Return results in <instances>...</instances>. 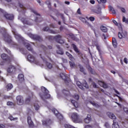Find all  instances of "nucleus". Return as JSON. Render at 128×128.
<instances>
[{
	"instance_id": "774afa93",
	"label": "nucleus",
	"mask_w": 128,
	"mask_h": 128,
	"mask_svg": "<svg viewBox=\"0 0 128 128\" xmlns=\"http://www.w3.org/2000/svg\"><path fill=\"white\" fill-rule=\"evenodd\" d=\"M84 128H92V126H90V125H87V126H85Z\"/></svg>"
},
{
	"instance_id": "09e8293b",
	"label": "nucleus",
	"mask_w": 128,
	"mask_h": 128,
	"mask_svg": "<svg viewBox=\"0 0 128 128\" xmlns=\"http://www.w3.org/2000/svg\"><path fill=\"white\" fill-rule=\"evenodd\" d=\"M112 44L114 48H116V46H118V44L116 43V41L112 42Z\"/></svg>"
},
{
	"instance_id": "423d86ee",
	"label": "nucleus",
	"mask_w": 128,
	"mask_h": 128,
	"mask_svg": "<svg viewBox=\"0 0 128 128\" xmlns=\"http://www.w3.org/2000/svg\"><path fill=\"white\" fill-rule=\"evenodd\" d=\"M71 118L72 120L74 122H78L80 123L82 122V121L80 119V117L77 113H73L72 114Z\"/></svg>"
},
{
	"instance_id": "4d7b16f0",
	"label": "nucleus",
	"mask_w": 128,
	"mask_h": 128,
	"mask_svg": "<svg viewBox=\"0 0 128 128\" xmlns=\"http://www.w3.org/2000/svg\"><path fill=\"white\" fill-rule=\"evenodd\" d=\"M56 16H60V14H62L60 13V12H58V11H56L55 13Z\"/></svg>"
},
{
	"instance_id": "f3484780",
	"label": "nucleus",
	"mask_w": 128,
	"mask_h": 128,
	"mask_svg": "<svg viewBox=\"0 0 128 128\" xmlns=\"http://www.w3.org/2000/svg\"><path fill=\"white\" fill-rule=\"evenodd\" d=\"M56 47L58 50H57V54H64V52H62V49L60 48V45L58 44L56 45Z\"/></svg>"
},
{
	"instance_id": "f8f14e48",
	"label": "nucleus",
	"mask_w": 128,
	"mask_h": 128,
	"mask_svg": "<svg viewBox=\"0 0 128 128\" xmlns=\"http://www.w3.org/2000/svg\"><path fill=\"white\" fill-rule=\"evenodd\" d=\"M60 78H62V80H64L66 84H68V80H70V78H68V76H66V74L62 73H60Z\"/></svg>"
},
{
	"instance_id": "412c9836",
	"label": "nucleus",
	"mask_w": 128,
	"mask_h": 128,
	"mask_svg": "<svg viewBox=\"0 0 128 128\" xmlns=\"http://www.w3.org/2000/svg\"><path fill=\"white\" fill-rule=\"evenodd\" d=\"M50 122H52V121L48 119L42 121V124H44V126H50Z\"/></svg>"
},
{
	"instance_id": "7ed1b4c3",
	"label": "nucleus",
	"mask_w": 128,
	"mask_h": 128,
	"mask_svg": "<svg viewBox=\"0 0 128 128\" xmlns=\"http://www.w3.org/2000/svg\"><path fill=\"white\" fill-rule=\"evenodd\" d=\"M41 90L43 92V94H42L41 93H40L39 96L41 98L42 100H44V98H50V94H48V90L44 86H42Z\"/></svg>"
},
{
	"instance_id": "c756f323",
	"label": "nucleus",
	"mask_w": 128,
	"mask_h": 128,
	"mask_svg": "<svg viewBox=\"0 0 128 128\" xmlns=\"http://www.w3.org/2000/svg\"><path fill=\"white\" fill-rule=\"evenodd\" d=\"M52 112L54 114H55V116H58V114H60V113L58 112V110H56V108H52Z\"/></svg>"
},
{
	"instance_id": "ea45409f",
	"label": "nucleus",
	"mask_w": 128,
	"mask_h": 128,
	"mask_svg": "<svg viewBox=\"0 0 128 128\" xmlns=\"http://www.w3.org/2000/svg\"><path fill=\"white\" fill-rule=\"evenodd\" d=\"M48 32L50 34H58V32L56 30H50Z\"/></svg>"
},
{
	"instance_id": "f03ea898",
	"label": "nucleus",
	"mask_w": 128,
	"mask_h": 128,
	"mask_svg": "<svg viewBox=\"0 0 128 128\" xmlns=\"http://www.w3.org/2000/svg\"><path fill=\"white\" fill-rule=\"evenodd\" d=\"M18 6L21 8V12H20L18 20H20L24 24L32 26V23L30 22L26 18H25L26 14H26V8L24 6V5L20 3H18Z\"/></svg>"
},
{
	"instance_id": "9d476101",
	"label": "nucleus",
	"mask_w": 128,
	"mask_h": 128,
	"mask_svg": "<svg viewBox=\"0 0 128 128\" xmlns=\"http://www.w3.org/2000/svg\"><path fill=\"white\" fill-rule=\"evenodd\" d=\"M17 104L18 106H22L24 104V97L22 96H18L16 97Z\"/></svg>"
},
{
	"instance_id": "bf43d9fd",
	"label": "nucleus",
	"mask_w": 128,
	"mask_h": 128,
	"mask_svg": "<svg viewBox=\"0 0 128 128\" xmlns=\"http://www.w3.org/2000/svg\"><path fill=\"white\" fill-rule=\"evenodd\" d=\"M112 22H114L115 26H118V22H116V20H113Z\"/></svg>"
},
{
	"instance_id": "4468645a",
	"label": "nucleus",
	"mask_w": 128,
	"mask_h": 128,
	"mask_svg": "<svg viewBox=\"0 0 128 128\" xmlns=\"http://www.w3.org/2000/svg\"><path fill=\"white\" fill-rule=\"evenodd\" d=\"M78 67L80 69V72H82L83 74H84V76H86V69L84 68V66H82V65L80 64H78Z\"/></svg>"
},
{
	"instance_id": "f704fd0d",
	"label": "nucleus",
	"mask_w": 128,
	"mask_h": 128,
	"mask_svg": "<svg viewBox=\"0 0 128 128\" xmlns=\"http://www.w3.org/2000/svg\"><path fill=\"white\" fill-rule=\"evenodd\" d=\"M34 108L36 110H40V106L38 103H34Z\"/></svg>"
},
{
	"instance_id": "c9c22d12",
	"label": "nucleus",
	"mask_w": 128,
	"mask_h": 128,
	"mask_svg": "<svg viewBox=\"0 0 128 128\" xmlns=\"http://www.w3.org/2000/svg\"><path fill=\"white\" fill-rule=\"evenodd\" d=\"M60 16H61V18L62 19V20L64 24H66V18H64V14H60Z\"/></svg>"
},
{
	"instance_id": "58836bf2",
	"label": "nucleus",
	"mask_w": 128,
	"mask_h": 128,
	"mask_svg": "<svg viewBox=\"0 0 128 128\" xmlns=\"http://www.w3.org/2000/svg\"><path fill=\"white\" fill-rule=\"evenodd\" d=\"M30 97H28L26 98L25 103L26 104H30Z\"/></svg>"
},
{
	"instance_id": "f257e3e1",
	"label": "nucleus",
	"mask_w": 128,
	"mask_h": 128,
	"mask_svg": "<svg viewBox=\"0 0 128 128\" xmlns=\"http://www.w3.org/2000/svg\"><path fill=\"white\" fill-rule=\"evenodd\" d=\"M12 32L14 35V38L19 42H22L26 48L30 52L33 54H36V52L34 50V49L32 48V46L30 44L24 42V39L22 36L18 32L16 29L12 28Z\"/></svg>"
},
{
	"instance_id": "6e6d98bb",
	"label": "nucleus",
	"mask_w": 128,
	"mask_h": 128,
	"mask_svg": "<svg viewBox=\"0 0 128 128\" xmlns=\"http://www.w3.org/2000/svg\"><path fill=\"white\" fill-rule=\"evenodd\" d=\"M62 60L64 64H68V60L64 58H62Z\"/></svg>"
},
{
	"instance_id": "49530a36",
	"label": "nucleus",
	"mask_w": 128,
	"mask_h": 128,
	"mask_svg": "<svg viewBox=\"0 0 128 128\" xmlns=\"http://www.w3.org/2000/svg\"><path fill=\"white\" fill-rule=\"evenodd\" d=\"M102 88H108V84H106L105 82H103L102 83Z\"/></svg>"
},
{
	"instance_id": "393cba45",
	"label": "nucleus",
	"mask_w": 128,
	"mask_h": 128,
	"mask_svg": "<svg viewBox=\"0 0 128 128\" xmlns=\"http://www.w3.org/2000/svg\"><path fill=\"white\" fill-rule=\"evenodd\" d=\"M112 128H120V126L118 122H116L114 120H113V124H112Z\"/></svg>"
},
{
	"instance_id": "6e6552de",
	"label": "nucleus",
	"mask_w": 128,
	"mask_h": 128,
	"mask_svg": "<svg viewBox=\"0 0 128 128\" xmlns=\"http://www.w3.org/2000/svg\"><path fill=\"white\" fill-rule=\"evenodd\" d=\"M54 40L58 42V44H64V40L62 39V36L58 34L54 36Z\"/></svg>"
},
{
	"instance_id": "cd10ccee",
	"label": "nucleus",
	"mask_w": 128,
	"mask_h": 128,
	"mask_svg": "<svg viewBox=\"0 0 128 128\" xmlns=\"http://www.w3.org/2000/svg\"><path fill=\"white\" fill-rule=\"evenodd\" d=\"M66 54L69 58L70 60H74V56H72V55L70 54L68 52H66Z\"/></svg>"
},
{
	"instance_id": "c85d7f7f",
	"label": "nucleus",
	"mask_w": 128,
	"mask_h": 128,
	"mask_svg": "<svg viewBox=\"0 0 128 128\" xmlns=\"http://www.w3.org/2000/svg\"><path fill=\"white\" fill-rule=\"evenodd\" d=\"M12 88V84H8L6 86V88L8 91L10 90Z\"/></svg>"
},
{
	"instance_id": "6ab92c4d",
	"label": "nucleus",
	"mask_w": 128,
	"mask_h": 128,
	"mask_svg": "<svg viewBox=\"0 0 128 128\" xmlns=\"http://www.w3.org/2000/svg\"><path fill=\"white\" fill-rule=\"evenodd\" d=\"M69 36L73 40H76V42H78L79 40L76 36L74 34L70 33L68 34Z\"/></svg>"
},
{
	"instance_id": "1a4fd4ad",
	"label": "nucleus",
	"mask_w": 128,
	"mask_h": 128,
	"mask_svg": "<svg viewBox=\"0 0 128 128\" xmlns=\"http://www.w3.org/2000/svg\"><path fill=\"white\" fill-rule=\"evenodd\" d=\"M28 60L30 62H33L34 64H38V60H36L32 54L28 55Z\"/></svg>"
},
{
	"instance_id": "338daca9",
	"label": "nucleus",
	"mask_w": 128,
	"mask_h": 128,
	"mask_svg": "<svg viewBox=\"0 0 128 128\" xmlns=\"http://www.w3.org/2000/svg\"><path fill=\"white\" fill-rule=\"evenodd\" d=\"M124 111L125 112H126V114H128V108H124Z\"/></svg>"
},
{
	"instance_id": "de8ad7c7",
	"label": "nucleus",
	"mask_w": 128,
	"mask_h": 128,
	"mask_svg": "<svg viewBox=\"0 0 128 128\" xmlns=\"http://www.w3.org/2000/svg\"><path fill=\"white\" fill-rule=\"evenodd\" d=\"M118 36L119 38H124V35L122 34V32L120 33V32H119L118 33Z\"/></svg>"
},
{
	"instance_id": "680f3d73",
	"label": "nucleus",
	"mask_w": 128,
	"mask_h": 128,
	"mask_svg": "<svg viewBox=\"0 0 128 128\" xmlns=\"http://www.w3.org/2000/svg\"><path fill=\"white\" fill-rule=\"evenodd\" d=\"M89 19L91 22H94V17L90 16Z\"/></svg>"
},
{
	"instance_id": "aec40b11",
	"label": "nucleus",
	"mask_w": 128,
	"mask_h": 128,
	"mask_svg": "<svg viewBox=\"0 0 128 128\" xmlns=\"http://www.w3.org/2000/svg\"><path fill=\"white\" fill-rule=\"evenodd\" d=\"M92 118H90V115L88 114L86 116V118L84 119V122L86 124H89Z\"/></svg>"
},
{
	"instance_id": "e2e57ef3",
	"label": "nucleus",
	"mask_w": 128,
	"mask_h": 128,
	"mask_svg": "<svg viewBox=\"0 0 128 128\" xmlns=\"http://www.w3.org/2000/svg\"><path fill=\"white\" fill-rule=\"evenodd\" d=\"M85 24H87V26H90L92 27V25L90 24V23L88 22L87 21H85Z\"/></svg>"
},
{
	"instance_id": "0eeeda50",
	"label": "nucleus",
	"mask_w": 128,
	"mask_h": 128,
	"mask_svg": "<svg viewBox=\"0 0 128 128\" xmlns=\"http://www.w3.org/2000/svg\"><path fill=\"white\" fill-rule=\"evenodd\" d=\"M28 36H30L32 40H38V42H42V38L38 35L37 34H33L32 33H28Z\"/></svg>"
},
{
	"instance_id": "c03bdc74",
	"label": "nucleus",
	"mask_w": 128,
	"mask_h": 128,
	"mask_svg": "<svg viewBox=\"0 0 128 128\" xmlns=\"http://www.w3.org/2000/svg\"><path fill=\"white\" fill-rule=\"evenodd\" d=\"M8 118L11 120H18V117L13 118L12 116H10L8 117Z\"/></svg>"
},
{
	"instance_id": "473e14b6",
	"label": "nucleus",
	"mask_w": 128,
	"mask_h": 128,
	"mask_svg": "<svg viewBox=\"0 0 128 128\" xmlns=\"http://www.w3.org/2000/svg\"><path fill=\"white\" fill-rule=\"evenodd\" d=\"M72 104H73L74 106L76 108H78V102L74 100H72L71 101Z\"/></svg>"
},
{
	"instance_id": "052dcab7",
	"label": "nucleus",
	"mask_w": 128,
	"mask_h": 128,
	"mask_svg": "<svg viewBox=\"0 0 128 128\" xmlns=\"http://www.w3.org/2000/svg\"><path fill=\"white\" fill-rule=\"evenodd\" d=\"M120 10L122 12H126V9L124 8H120Z\"/></svg>"
},
{
	"instance_id": "2eb2a0df",
	"label": "nucleus",
	"mask_w": 128,
	"mask_h": 128,
	"mask_svg": "<svg viewBox=\"0 0 128 128\" xmlns=\"http://www.w3.org/2000/svg\"><path fill=\"white\" fill-rule=\"evenodd\" d=\"M1 58L4 60H5L6 62H10V56H8V54H3L1 55Z\"/></svg>"
},
{
	"instance_id": "72a5a7b5",
	"label": "nucleus",
	"mask_w": 128,
	"mask_h": 128,
	"mask_svg": "<svg viewBox=\"0 0 128 128\" xmlns=\"http://www.w3.org/2000/svg\"><path fill=\"white\" fill-rule=\"evenodd\" d=\"M88 70L92 74H96V72L94 71V69H92V67L89 66L88 68Z\"/></svg>"
},
{
	"instance_id": "39448f33",
	"label": "nucleus",
	"mask_w": 128,
	"mask_h": 128,
	"mask_svg": "<svg viewBox=\"0 0 128 128\" xmlns=\"http://www.w3.org/2000/svg\"><path fill=\"white\" fill-rule=\"evenodd\" d=\"M30 10L32 12H33V14L37 16L35 19V22H42V18L40 17V14L38 13V12H36V10L32 8H31Z\"/></svg>"
},
{
	"instance_id": "4be33fe9",
	"label": "nucleus",
	"mask_w": 128,
	"mask_h": 128,
	"mask_svg": "<svg viewBox=\"0 0 128 128\" xmlns=\"http://www.w3.org/2000/svg\"><path fill=\"white\" fill-rule=\"evenodd\" d=\"M95 46H96V48L99 52L101 60H102V53H100V45H98V44H96Z\"/></svg>"
},
{
	"instance_id": "79ce46f5",
	"label": "nucleus",
	"mask_w": 128,
	"mask_h": 128,
	"mask_svg": "<svg viewBox=\"0 0 128 128\" xmlns=\"http://www.w3.org/2000/svg\"><path fill=\"white\" fill-rule=\"evenodd\" d=\"M46 4L48 6V8H49L52 6V3H50V0L46 1Z\"/></svg>"
},
{
	"instance_id": "2f4dec72",
	"label": "nucleus",
	"mask_w": 128,
	"mask_h": 128,
	"mask_svg": "<svg viewBox=\"0 0 128 128\" xmlns=\"http://www.w3.org/2000/svg\"><path fill=\"white\" fill-rule=\"evenodd\" d=\"M120 30H122V34H123V36H124V38H126V36H128V32L122 30V28H120Z\"/></svg>"
},
{
	"instance_id": "0e129e2a",
	"label": "nucleus",
	"mask_w": 128,
	"mask_h": 128,
	"mask_svg": "<svg viewBox=\"0 0 128 128\" xmlns=\"http://www.w3.org/2000/svg\"><path fill=\"white\" fill-rule=\"evenodd\" d=\"M41 48H43V50H47L46 47L44 45H42Z\"/></svg>"
},
{
	"instance_id": "5701e85b",
	"label": "nucleus",
	"mask_w": 128,
	"mask_h": 128,
	"mask_svg": "<svg viewBox=\"0 0 128 128\" xmlns=\"http://www.w3.org/2000/svg\"><path fill=\"white\" fill-rule=\"evenodd\" d=\"M18 78L20 82H22L24 81V74H20L18 76Z\"/></svg>"
},
{
	"instance_id": "13d9d810",
	"label": "nucleus",
	"mask_w": 128,
	"mask_h": 128,
	"mask_svg": "<svg viewBox=\"0 0 128 128\" xmlns=\"http://www.w3.org/2000/svg\"><path fill=\"white\" fill-rule=\"evenodd\" d=\"M108 8H109L110 12H112L113 10L114 9V8H113L112 6H108Z\"/></svg>"
},
{
	"instance_id": "69168bd1",
	"label": "nucleus",
	"mask_w": 128,
	"mask_h": 128,
	"mask_svg": "<svg viewBox=\"0 0 128 128\" xmlns=\"http://www.w3.org/2000/svg\"><path fill=\"white\" fill-rule=\"evenodd\" d=\"M102 38L104 40H106V34H102Z\"/></svg>"
},
{
	"instance_id": "a211bd4d",
	"label": "nucleus",
	"mask_w": 128,
	"mask_h": 128,
	"mask_svg": "<svg viewBox=\"0 0 128 128\" xmlns=\"http://www.w3.org/2000/svg\"><path fill=\"white\" fill-rule=\"evenodd\" d=\"M107 114L110 118H112V120H116V116L114 113L108 112Z\"/></svg>"
},
{
	"instance_id": "864d4df0",
	"label": "nucleus",
	"mask_w": 128,
	"mask_h": 128,
	"mask_svg": "<svg viewBox=\"0 0 128 128\" xmlns=\"http://www.w3.org/2000/svg\"><path fill=\"white\" fill-rule=\"evenodd\" d=\"M63 93L64 94H70V92L68 90H64Z\"/></svg>"
},
{
	"instance_id": "37998d69",
	"label": "nucleus",
	"mask_w": 128,
	"mask_h": 128,
	"mask_svg": "<svg viewBox=\"0 0 128 128\" xmlns=\"http://www.w3.org/2000/svg\"><path fill=\"white\" fill-rule=\"evenodd\" d=\"M78 54V56H79V58H84V57L82 56H84V54H82V53L80 52L79 51V52L77 53Z\"/></svg>"
},
{
	"instance_id": "b1692460",
	"label": "nucleus",
	"mask_w": 128,
	"mask_h": 128,
	"mask_svg": "<svg viewBox=\"0 0 128 128\" xmlns=\"http://www.w3.org/2000/svg\"><path fill=\"white\" fill-rule=\"evenodd\" d=\"M72 46L73 48V49L74 50L76 54H78V52H79L80 50H78L76 45H75L74 44H72Z\"/></svg>"
},
{
	"instance_id": "a18cd8bd",
	"label": "nucleus",
	"mask_w": 128,
	"mask_h": 128,
	"mask_svg": "<svg viewBox=\"0 0 128 128\" xmlns=\"http://www.w3.org/2000/svg\"><path fill=\"white\" fill-rule=\"evenodd\" d=\"M50 30V28H48V26L44 27L42 28L43 32H48Z\"/></svg>"
},
{
	"instance_id": "ddd939ff",
	"label": "nucleus",
	"mask_w": 128,
	"mask_h": 128,
	"mask_svg": "<svg viewBox=\"0 0 128 128\" xmlns=\"http://www.w3.org/2000/svg\"><path fill=\"white\" fill-rule=\"evenodd\" d=\"M7 72L9 74H14V72H16V67L12 66H10L8 68Z\"/></svg>"
},
{
	"instance_id": "603ef678",
	"label": "nucleus",
	"mask_w": 128,
	"mask_h": 128,
	"mask_svg": "<svg viewBox=\"0 0 128 128\" xmlns=\"http://www.w3.org/2000/svg\"><path fill=\"white\" fill-rule=\"evenodd\" d=\"M90 104H92V106H98V104H96L94 102L90 101Z\"/></svg>"
},
{
	"instance_id": "5fc2aeb1",
	"label": "nucleus",
	"mask_w": 128,
	"mask_h": 128,
	"mask_svg": "<svg viewBox=\"0 0 128 128\" xmlns=\"http://www.w3.org/2000/svg\"><path fill=\"white\" fill-rule=\"evenodd\" d=\"M105 126L106 128H110V124L108 122L105 123Z\"/></svg>"
},
{
	"instance_id": "e433bc0d",
	"label": "nucleus",
	"mask_w": 128,
	"mask_h": 128,
	"mask_svg": "<svg viewBox=\"0 0 128 128\" xmlns=\"http://www.w3.org/2000/svg\"><path fill=\"white\" fill-rule=\"evenodd\" d=\"M83 86H84V88H89L88 84V82H86V80L84 81Z\"/></svg>"
},
{
	"instance_id": "a19ab883",
	"label": "nucleus",
	"mask_w": 128,
	"mask_h": 128,
	"mask_svg": "<svg viewBox=\"0 0 128 128\" xmlns=\"http://www.w3.org/2000/svg\"><path fill=\"white\" fill-rule=\"evenodd\" d=\"M98 4H106V0H97Z\"/></svg>"
},
{
	"instance_id": "4c0bfd02",
	"label": "nucleus",
	"mask_w": 128,
	"mask_h": 128,
	"mask_svg": "<svg viewBox=\"0 0 128 128\" xmlns=\"http://www.w3.org/2000/svg\"><path fill=\"white\" fill-rule=\"evenodd\" d=\"M56 116L60 122L61 120H64V116L61 114H58Z\"/></svg>"
},
{
	"instance_id": "3c124183",
	"label": "nucleus",
	"mask_w": 128,
	"mask_h": 128,
	"mask_svg": "<svg viewBox=\"0 0 128 128\" xmlns=\"http://www.w3.org/2000/svg\"><path fill=\"white\" fill-rule=\"evenodd\" d=\"M7 106H14V103L12 102H7Z\"/></svg>"
},
{
	"instance_id": "8fccbe9b",
	"label": "nucleus",
	"mask_w": 128,
	"mask_h": 128,
	"mask_svg": "<svg viewBox=\"0 0 128 128\" xmlns=\"http://www.w3.org/2000/svg\"><path fill=\"white\" fill-rule=\"evenodd\" d=\"M92 85L93 86V88H98V86H96V82H93L92 83Z\"/></svg>"
},
{
	"instance_id": "dca6fc26",
	"label": "nucleus",
	"mask_w": 128,
	"mask_h": 128,
	"mask_svg": "<svg viewBox=\"0 0 128 128\" xmlns=\"http://www.w3.org/2000/svg\"><path fill=\"white\" fill-rule=\"evenodd\" d=\"M27 122L30 128H32V126H34V122H32V118H30V116H28Z\"/></svg>"
},
{
	"instance_id": "bb28decb",
	"label": "nucleus",
	"mask_w": 128,
	"mask_h": 128,
	"mask_svg": "<svg viewBox=\"0 0 128 128\" xmlns=\"http://www.w3.org/2000/svg\"><path fill=\"white\" fill-rule=\"evenodd\" d=\"M69 64L71 68H76V64H74V62L70 61Z\"/></svg>"
},
{
	"instance_id": "7c9ffc66",
	"label": "nucleus",
	"mask_w": 128,
	"mask_h": 128,
	"mask_svg": "<svg viewBox=\"0 0 128 128\" xmlns=\"http://www.w3.org/2000/svg\"><path fill=\"white\" fill-rule=\"evenodd\" d=\"M46 66L50 70L52 68V64L49 62H46Z\"/></svg>"
},
{
	"instance_id": "a878e982",
	"label": "nucleus",
	"mask_w": 128,
	"mask_h": 128,
	"mask_svg": "<svg viewBox=\"0 0 128 128\" xmlns=\"http://www.w3.org/2000/svg\"><path fill=\"white\" fill-rule=\"evenodd\" d=\"M100 30L102 32H108V28L106 27L101 26L100 27Z\"/></svg>"
},
{
	"instance_id": "9b49d317",
	"label": "nucleus",
	"mask_w": 128,
	"mask_h": 128,
	"mask_svg": "<svg viewBox=\"0 0 128 128\" xmlns=\"http://www.w3.org/2000/svg\"><path fill=\"white\" fill-rule=\"evenodd\" d=\"M93 12L96 14H100L102 16V8L100 5H98L96 7V9L92 10Z\"/></svg>"
},
{
	"instance_id": "20e7f679",
	"label": "nucleus",
	"mask_w": 128,
	"mask_h": 128,
	"mask_svg": "<svg viewBox=\"0 0 128 128\" xmlns=\"http://www.w3.org/2000/svg\"><path fill=\"white\" fill-rule=\"evenodd\" d=\"M0 14H2L3 16L8 20H14V15L8 14L2 8H0Z\"/></svg>"
}]
</instances>
